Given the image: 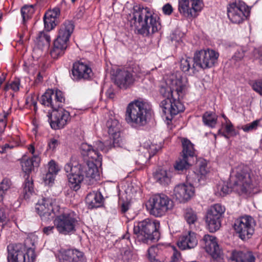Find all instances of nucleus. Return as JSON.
<instances>
[{"label":"nucleus","instance_id":"nucleus-1","mask_svg":"<svg viewBox=\"0 0 262 262\" xmlns=\"http://www.w3.org/2000/svg\"><path fill=\"white\" fill-rule=\"evenodd\" d=\"M235 174L230 179V187L224 182L216 185L215 190L216 196H224L231 191L232 188L240 195H250L259 191L251 176V171L247 166L243 164L238 165L235 168Z\"/></svg>","mask_w":262,"mask_h":262},{"label":"nucleus","instance_id":"nucleus-2","mask_svg":"<svg viewBox=\"0 0 262 262\" xmlns=\"http://www.w3.org/2000/svg\"><path fill=\"white\" fill-rule=\"evenodd\" d=\"M133 19L137 33L143 36L152 35L161 28L159 18L147 7H134Z\"/></svg>","mask_w":262,"mask_h":262},{"label":"nucleus","instance_id":"nucleus-3","mask_svg":"<svg viewBox=\"0 0 262 262\" xmlns=\"http://www.w3.org/2000/svg\"><path fill=\"white\" fill-rule=\"evenodd\" d=\"M159 228V222L147 219L134 226V233L139 241L144 243L157 241L160 238Z\"/></svg>","mask_w":262,"mask_h":262},{"label":"nucleus","instance_id":"nucleus-4","mask_svg":"<svg viewBox=\"0 0 262 262\" xmlns=\"http://www.w3.org/2000/svg\"><path fill=\"white\" fill-rule=\"evenodd\" d=\"M74 29V25L72 21L66 20L61 26L58 35L54 42V47L50 51L51 57L57 59L63 55L68 47V42Z\"/></svg>","mask_w":262,"mask_h":262},{"label":"nucleus","instance_id":"nucleus-5","mask_svg":"<svg viewBox=\"0 0 262 262\" xmlns=\"http://www.w3.org/2000/svg\"><path fill=\"white\" fill-rule=\"evenodd\" d=\"M149 110L146 104L142 101H135L130 103L126 110L125 120L129 124L143 126L147 123Z\"/></svg>","mask_w":262,"mask_h":262},{"label":"nucleus","instance_id":"nucleus-6","mask_svg":"<svg viewBox=\"0 0 262 262\" xmlns=\"http://www.w3.org/2000/svg\"><path fill=\"white\" fill-rule=\"evenodd\" d=\"M39 159L37 156H33L31 158H24L21 161V167L24 172L26 174L25 181L23 185V190L21 196L25 200H30L31 197L35 195L32 178L29 174L33 169L34 166H38Z\"/></svg>","mask_w":262,"mask_h":262},{"label":"nucleus","instance_id":"nucleus-7","mask_svg":"<svg viewBox=\"0 0 262 262\" xmlns=\"http://www.w3.org/2000/svg\"><path fill=\"white\" fill-rule=\"evenodd\" d=\"M78 221L74 212L63 213L54 220V225L58 232L62 235H71L75 232Z\"/></svg>","mask_w":262,"mask_h":262},{"label":"nucleus","instance_id":"nucleus-8","mask_svg":"<svg viewBox=\"0 0 262 262\" xmlns=\"http://www.w3.org/2000/svg\"><path fill=\"white\" fill-rule=\"evenodd\" d=\"M83 165L79 164L76 161V158L72 157L70 162L67 163L64 166V170L67 173L71 186L76 191L80 188V184L84 178Z\"/></svg>","mask_w":262,"mask_h":262},{"label":"nucleus","instance_id":"nucleus-9","mask_svg":"<svg viewBox=\"0 0 262 262\" xmlns=\"http://www.w3.org/2000/svg\"><path fill=\"white\" fill-rule=\"evenodd\" d=\"M256 225L255 220L250 216L246 215L236 219L234 224V229L239 237L246 240L251 237L254 232Z\"/></svg>","mask_w":262,"mask_h":262},{"label":"nucleus","instance_id":"nucleus-10","mask_svg":"<svg viewBox=\"0 0 262 262\" xmlns=\"http://www.w3.org/2000/svg\"><path fill=\"white\" fill-rule=\"evenodd\" d=\"M7 248L8 262H33L35 258L34 250L32 248H29L27 250V259L24 248L21 244L9 245Z\"/></svg>","mask_w":262,"mask_h":262},{"label":"nucleus","instance_id":"nucleus-11","mask_svg":"<svg viewBox=\"0 0 262 262\" xmlns=\"http://www.w3.org/2000/svg\"><path fill=\"white\" fill-rule=\"evenodd\" d=\"M225 210V206L219 203L211 206L208 210L206 222L210 232H214L219 229L221 226V219Z\"/></svg>","mask_w":262,"mask_h":262},{"label":"nucleus","instance_id":"nucleus-12","mask_svg":"<svg viewBox=\"0 0 262 262\" xmlns=\"http://www.w3.org/2000/svg\"><path fill=\"white\" fill-rule=\"evenodd\" d=\"M150 213L155 216H161L173 207V201L164 194L155 195L152 198Z\"/></svg>","mask_w":262,"mask_h":262},{"label":"nucleus","instance_id":"nucleus-13","mask_svg":"<svg viewBox=\"0 0 262 262\" xmlns=\"http://www.w3.org/2000/svg\"><path fill=\"white\" fill-rule=\"evenodd\" d=\"M250 13L249 8L244 2H235L229 5L227 14L229 19L233 23L239 24Z\"/></svg>","mask_w":262,"mask_h":262},{"label":"nucleus","instance_id":"nucleus-14","mask_svg":"<svg viewBox=\"0 0 262 262\" xmlns=\"http://www.w3.org/2000/svg\"><path fill=\"white\" fill-rule=\"evenodd\" d=\"M48 116L51 127L54 129L63 128L71 119L69 112L61 107L53 110L52 114Z\"/></svg>","mask_w":262,"mask_h":262},{"label":"nucleus","instance_id":"nucleus-15","mask_svg":"<svg viewBox=\"0 0 262 262\" xmlns=\"http://www.w3.org/2000/svg\"><path fill=\"white\" fill-rule=\"evenodd\" d=\"M64 101V98L61 91L57 90L55 93L53 90L47 91L41 97V103L46 106L50 107L53 110L61 107Z\"/></svg>","mask_w":262,"mask_h":262},{"label":"nucleus","instance_id":"nucleus-16","mask_svg":"<svg viewBox=\"0 0 262 262\" xmlns=\"http://www.w3.org/2000/svg\"><path fill=\"white\" fill-rule=\"evenodd\" d=\"M203 6L202 0H179V10L187 17L196 16V13L200 11Z\"/></svg>","mask_w":262,"mask_h":262},{"label":"nucleus","instance_id":"nucleus-17","mask_svg":"<svg viewBox=\"0 0 262 262\" xmlns=\"http://www.w3.org/2000/svg\"><path fill=\"white\" fill-rule=\"evenodd\" d=\"M176 98L174 95L170 99H165L160 103V106L164 114H169L171 116H175L179 113L183 112L184 106L180 101L181 97Z\"/></svg>","mask_w":262,"mask_h":262},{"label":"nucleus","instance_id":"nucleus-18","mask_svg":"<svg viewBox=\"0 0 262 262\" xmlns=\"http://www.w3.org/2000/svg\"><path fill=\"white\" fill-rule=\"evenodd\" d=\"M173 82L172 88L162 86L160 88V92L165 99H170L174 95H178L179 98L183 97L184 95L186 86L182 83V81L176 79Z\"/></svg>","mask_w":262,"mask_h":262},{"label":"nucleus","instance_id":"nucleus-19","mask_svg":"<svg viewBox=\"0 0 262 262\" xmlns=\"http://www.w3.org/2000/svg\"><path fill=\"white\" fill-rule=\"evenodd\" d=\"M194 193V188L190 184L184 183L176 186L173 189V197L180 203L185 202L190 200Z\"/></svg>","mask_w":262,"mask_h":262},{"label":"nucleus","instance_id":"nucleus-20","mask_svg":"<svg viewBox=\"0 0 262 262\" xmlns=\"http://www.w3.org/2000/svg\"><path fill=\"white\" fill-rule=\"evenodd\" d=\"M72 73L73 79L77 80L89 79L92 76L91 68L87 64L81 61L73 64Z\"/></svg>","mask_w":262,"mask_h":262},{"label":"nucleus","instance_id":"nucleus-21","mask_svg":"<svg viewBox=\"0 0 262 262\" xmlns=\"http://www.w3.org/2000/svg\"><path fill=\"white\" fill-rule=\"evenodd\" d=\"M135 80L134 75L130 72L120 70L117 73L115 82L120 89H127L134 84Z\"/></svg>","mask_w":262,"mask_h":262},{"label":"nucleus","instance_id":"nucleus-22","mask_svg":"<svg viewBox=\"0 0 262 262\" xmlns=\"http://www.w3.org/2000/svg\"><path fill=\"white\" fill-rule=\"evenodd\" d=\"M203 242L204 244V248L206 251L213 258L220 257L221 251L216 241V238L211 235H205Z\"/></svg>","mask_w":262,"mask_h":262},{"label":"nucleus","instance_id":"nucleus-23","mask_svg":"<svg viewBox=\"0 0 262 262\" xmlns=\"http://www.w3.org/2000/svg\"><path fill=\"white\" fill-rule=\"evenodd\" d=\"M35 209L41 219L44 220L50 219L53 212L50 201L45 198H42L36 204Z\"/></svg>","mask_w":262,"mask_h":262},{"label":"nucleus","instance_id":"nucleus-24","mask_svg":"<svg viewBox=\"0 0 262 262\" xmlns=\"http://www.w3.org/2000/svg\"><path fill=\"white\" fill-rule=\"evenodd\" d=\"M232 262H255V257L252 251L235 250L232 251L230 256Z\"/></svg>","mask_w":262,"mask_h":262},{"label":"nucleus","instance_id":"nucleus-25","mask_svg":"<svg viewBox=\"0 0 262 262\" xmlns=\"http://www.w3.org/2000/svg\"><path fill=\"white\" fill-rule=\"evenodd\" d=\"M198 244L196 234L189 232L187 235L180 237L177 243L178 246L182 250L194 248Z\"/></svg>","mask_w":262,"mask_h":262},{"label":"nucleus","instance_id":"nucleus-26","mask_svg":"<svg viewBox=\"0 0 262 262\" xmlns=\"http://www.w3.org/2000/svg\"><path fill=\"white\" fill-rule=\"evenodd\" d=\"M63 259L69 262H84L82 252L74 249H68L63 251L62 254Z\"/></svg>","mask_w":262,"mask_h":262},{"label":"nucleus","instance_id":"nucleus-27","mask_svg":"<svg viewBox=\"0 0 262 262\" xmlns=\"http://www.w3.org/2000/svg\"><path fill=\"white\" fill-rule=\"evenodd\" d=\"M103 196L99 192L89 193L85 198V202L90 209L97 208L101 205Z\"/></svg>","mask_w":262,"mask_h":262},{"label":"nucleus","instance_id":"nucleus-28","mask_svg":"<svg viewBox=\"0 0 262 262\" xmlns=\"http://www.w3.org/2000/svg\"><path fill=\"white\" fill-rule=\"evenodd\" d=\"M155 180L163 186L168 185L171 181V178L167 171L163 169H158L153 173Z\"/></svg>","mask_w":262,"mask_h":262},{"label":"nucleus","instance_id":"nucleus-29","mask_svg":"<svg viewBox=\"0 0 262 262\" xmlns=\"http://www.w3.org/2000/svg\"><path fill=\"white\" fill-rule=\"evenodd\" d=\"M219 53L213 50H205V62L203 63V66L205 69L210 68L214 66L217 62Z\"/></svg>","mask_w":262,"mask_h":262},{"label":"nucleus","instance_id":"nucleus-30","mask_svg":"<svg viewBox=\"0 0 262 262\" xmlns=\"http://www.w3.org/2000/svg\"><path fill=\"white\" fill-rule=\"evenodd\" d=\"M205 50L196 51L193 56V63L192 65L193 73L200 69H205L203 63L205 62Z\"/></svg>","mask_w":262,"mask_h":262},{"label":"nucleus","instance_id":"nucleus-31","mask_svg":"<svg viewBox=\"0 0 262 262\" xmlns=\"http://www.w3.org/2000/svg\"><path fill=\"white\" fill-rule=\"evenodd\" d=\"M80 152L83 157H88L93 160H97L99 157L98 151L86 143L81 144Z\"/></svg>","mask_w":262,"mask_h":262},{"label":"nucleus","instance_id":"nucleus-32","mask_svg":"<svg viewBox=\"0 0 262 262\" xmlns=\"http://www.w3.org/2000/svg\"><path fill=\"white\" fill-rule=\"evenodd\" d=\"M84 177L90 179H94L98 176V170L96 165L92 161H87L83 165Z\"/></svg>","mask_w":262,"mask_h":262},{"label":"nucleus","instance_id":"nucleus-33","mask_svg":"<svg viewBox=\"0 0 262 262\" xmlns=\"http://www.w3.org/2000/svg\"><path fill=\"white\" fill-rule=\"evenodd\" d=\"M182 155L190 159L193 158L194 156V149L191 142L187 139H183L182 140Z\"/></svg>","mask_w":262,"mask_h":262},{"label":"nucleus","instance_id":"nucleus-34","mask_svg":"<svg viewBox=\"0 0 262 262\" xmlns=\"http://www.w3.org/2000/svg\"><path fill=\"white\" fill-rule=\"evenodd\" d=\"M202 118L203 121L206 125L212 128L215 127L217 121V116L214 113L206 112L204 114Z\"/></svg>","mask_w":262,"mask_h":262},{"label":"nucleus","instance_id":"nucleus-35","mask_svg":"<svg viewBox=\"0 0 262 262\" xmlns=\"http://www.w3.org/2000/svg\"><path fill=\"white\" fill-rule=\"evenodd\" d=\"M51 41L50 36L43 31L40 32L36 37V42L39 47H48Z\"/></svg>","mask_w":262,"mask_h":262},{"label":"nucleus","instance_id":"nucleus-36","mask_svg":"<svg viewBox=\"0 0 262 262\" xmlns=\"http://www.w3.org/2000/svg\"><path fill=\"white\" fill-rule=\"evenodd\" d=\"M190 159L182 155V157L176 161L174 167L178 170L187 169L190 166Z\"/></svg>","mask_w":262,"mask_h":262},{"label":"nucleus","instance_id":"nucleus-37","mask_svg":"<svg viewBox=\"0 0 262 262\" xmlns=\"http://www.w3.org/2000/svg\"><path fill=\"white\" fill-rule=\"evenodd\" d=\"M106 126L108 128V133L110 135L120 133V125L118 120L110 119L107 121Z\"/></svg>","mask_w":262,"mask_h":262},{"label":"nucleus","instance_id":"nucleus-38","mask_svg":"<svg viewBox=\"0 0 262 262\" xmlns=\"http://www.w3.org/2000/svg\"><path fill=\"white\" fill-rule=\"evenodd\" d=\"M35 10L33 5H25L22 7L21 9V14L23 17V20L24 24L30 19L33 13H34Z\"/></svg>","mask_w":262,"mask_h":262},{"label":"nucleus","instance_id":"nucleus-39","mask_svg":"<svg viewBox=\"0 0 262 262\" xmlns=\"http://www.w3.org/2000/svg\"><path fill=\"white\" fill-rule=\"evenodd\" d=\"M11 182L10 179L5 178L0 183V202L3 201L6 191L10 188Z\"/></svg>","mask_w":262,"mask_h":262},{"label":"nucleus","instance_id":"nucleus-40","mask_svg":"<svg viewBox=\"0 0 262 262\" xmlns=\"http://www.w3.org/2000/svg\"><path fill=\"white\" fill-rule=\"evenodd\" d=\"M185 219L188 224L190 226L194 224L198 219L196 213L191 209H188L186 210Z\"/></svg>","mask_w":262,"mask_h":262},{"label":"nucleus","instance_id":"nucleus-41","mask_svg":"<svg viewBox=\"0 0 262 262\" xmlns=\"http://www.w3.org/2000/svg\"><path fill=\"white\" fill-rule=\"evenodd\" d=\"M193 62V59L190 57L182 58L180 60V68L184 72H188L190 69L192 70L191 63Z\"/></svg>","mask_w":262,"mask_h":262},{"label":"nucleus","instance_id":"nucleus-42","mask_svg":"<svg viewBox=\"0 0 262 262\" xmlns=\"http://www.w3.org/2000/svg\"><path fill=\"white\" fill-rule=\"evenodd\" d=\"M43 21L45 25V29L47 31H50L52 30L56 26L57 21L49 18L47 15H44Z\"/></svg>","mask_w":262,"mask_h":262},{"label":"nucleus","instance_id":"nucleus-43","mask_svg":"<svg viewBox=\"0 0 262 262\" xmlns=\"http://www.w3.org/2000/svg\"><path fill=\"white\" fill-rule=\"evenodd\" d=\"M111 136L113 139V144L114 147H122L124 145V140L121 136L120 132Z\"/></svg>","mask_w":262,"mask_h":262},{"label":"nucleus","instance_id":"nucleus-44","mask_svg":"<svg viewBox=\"0 0 262 262\" xmlns=\"http://www.w3.org/2000/svg\"><path fill=\"white\" fill-rule=\"evenodd\" d=\"M260 121V120H254L251 123L243 125L241 128L245 132L253 131L259 125Z\"/></svg>","mask_w":262,"mask_h":262},{"label":"nucleus","instance_id":"nucleus-45","mask_svg":"<svg viewBox=\"0 0 262 262\" xmlns=\"http://www.w3.org/2000/svg\"><path fill=\"white\" fill-rule=\"evenodd\" d=\"M20 80L19 79H15L11 83L7 84L4 88L5 91L12 90L14 92H17L19 90Z\"/></svg>","mask_w":262,"mask_h":262},{"label":"nucleus","instance_id":"nucleus-46","mask_svg":"<svg viewBox=\"0 0 262 262\" xmlns=\"http://www.w3.org/2000/svg\"><path fill=\"white\" fill-rule=\"evenodd\" d=\"M250 84L254 91L262 95V81L255 80L251 81Z\"/></svg>","mask_w":262,"mask_h":262},{"label":"nucleus","instance_id":"nucleus-47","mask_svg":"<svg viewBox=\"0 0 262 262\" xmlns=\"http://www.w3.org/2000/svg\"><path fill=\"white\" fill-rule=\"evenodd\" d=\"M60 14V9L58 8H55L53 10L48 11L45 14L47 16L57 21V18Z\"/></svg>","mask_w":262,"mask_h":262},{"label":"nucleus","instance_id":"nucleus-48","mask_svg":"<svg viewBox=\"0 0 262 262\" xmlns=\"http://www.w3.org/2000/svg\"><path fill=\"white\" fill-rule=\"evenodd\" d=\"M59 170V167L55 161L52 160L49 162L48 171L47 172L52 173L56 176Z\"/></svg>","mask_w":262,"mask_h":262},{"label":"nucleus","instance_id":"nucleus-49","mask_svg":"<svg viewBox=\"0 0 262 262\" xmlns=\"http://www.w3.org/2000/svg\"><path fill=\"white\" fill-rule=\"evenodd\" d=\"M247 51V49L245 48H241L238 49L235 53L233 58L236 61H239L243 59L245 56V53Z\"/></svg>","mask_w":262,"mask_h":262},{"label":"nucleus","instance_id":"nucleus-50","mask_svg":"<svg viewBox=\"0 0 262 262\" xmlns=\"http://www.w3.org/2000/svg\"><path fill=\"white\" fill-rule=\"evenodd\" d=\"M55 175L47 172L43 177V180L46 185H52L54 183Z\"/></svg>","mask_w":262,"mask_h":262},{"label":"nucleus","instance_id":"nucleus-51","mask_svg":"<svg viewBox=\"0 0 262 262\" xmlns=\"http://www.w3.org/2000/svg\"><path fill=\"white\" fill-rule=\"evenodd\" d=\"M7 117V114H5L3 115H0V133H3L6 127Z\"/></svg>","mask_w":262,"mask_h":262},{"label":"nucleus","instance_id":"nucleus-52","mask_svg":"<svg viewBox=\"0 0 262 262\" xmlns=\"http://www.w3.org/2000/svg\"><path fill=\"white\" fill-rule=\"evenodd\" d=\"M134 75V77H140L141 75H144V72L142 71L141 68L138 65L135 66L133 68L132 72H131Z\"/></svg>","mask_w":262,"mask_h":262},{"label":"nucleus","instance_id":"nucleus-53","mask_svg":"<svg viewBox=\"0 0 262 262\" xmlns=\"http://www.w3.org/2000/svg\"><path fill=\"white\" fill-rule=\"evenodd\" d=\"M206 166L207 164L205 161H202L199 163V170L202 175H205L207 173V170L206 169Z\"/></svg>","mask_w":262,"mask_h":262},{"label":"nucleus","instance_id":"nucleus-54","mask_svg":"<svg viewBox=\"0 0 262 262\" xmlns=\"http://www.w3.org/2000/svg\"><path fill=\"white\" fill-rule=\"evenodd\" d=\"M162 10L164 14L166 15H170L172 13L173 9L170 4H166L163 7Z\"/></svg>","mask_w":262,"mask_h":262},{"label":"nucleus","instance_id":"nucleus-55","mask_svg":"<svg viewBox=\"0 0 262 262\" xmlns=\"http://www.w3.org/2000/svg\"><path fill=\"white\" fill-rule=\"evenodd\" d=\"M58 141L54 138L51 139L48 142V147L53 150L58 145Z\"/></svg>","mask_w":262,"mask_h":262},{"label":"nucleus","instance_id":"nucleus-56","mask_svg":"<svg viewBox=\"0 0 262 262\" xmlns=\"http://www.w3.org/2000/svg\"><path fill=\"white\" fill-rule=\"evenodd\" d=\"M55 230L54 226H48L45 227L42 229V232L44 234L47 235H50L54 233V231Z\"/></svg>","mask_w":262,"mask_h":262},{"label":"nucleus","instance_id":"nucleus-57","mask_svg":"<svg viewBox=\"0 0 262 262\" xmlns=\"http://www.w3.org/2000/svg\"><path fill=\"white\" fill-rule=\"evenodd\" d=\"M7 214L5 209L3 207H0V222H3L7 219Z\"/></svg>","mask_w":262,"mask_h":262},{"label":"nucleus","instance_id":"nucleus-58","mask_svg":"<svg viewBox=\"0 0 262 262\" xmlns=\"http://www.w3.org/2000/svg\"><path fill=\"white\" fill-rule=\"evenodd\" d=\"M96 145H97V151L98 149H99L101 151H104V152H106L107 151V149H106L104 144L102 142H101V141L97 142Z\"/></svg>","mask_w":262,"mask_h":262},{"label":"nucleus","instance_id":"nucleus-59","mask_svg":"<svg viewBox=\"0 0 262 262\" xmlns=\"http://www.w3.org/2000/svg\"><path fill=\"white\" fill-rule=\"evenodd\" d=\"M132 252H130V251H129V250H125L124 252V254L123 255V258L124 259L128 260V259H129L130 258H132Z\"/></svg>","mask_w":262,"mask_h":262},{"label":"nucleus","instance_id":"nucleus-60","mask_svg":"<svg viewBox=\"0 0 262 262\" xmlns=\"http://www.w3.org/2000/svg\"><path fill=\"white\" fill-rule=\"evenodd\" d=\"M225 129L227 133H230L233 130V125L231 123H228L226 125Z\"/></svg>","mask_w":262,"mask_h":262},{"label":"nucleus","instance_id":"nucleus-61","mask_svg":"<svg viewBox=\"0 0 262 262\" xmlns=\"http://www.w3.org/2000/svg\"><path fill=\"white\" fill-rule=\"evenodd\" d=\"M106 95L108 98L113 99L114 97L115 94L113 91L111 89H110L106 92Z\"/></svg>","mask_w":262,"mask_h":262},{"label":"nucleus","instance_id":"nucleus-62","mask_svg":"<svg viewBox=\"0 0 262 262\" xmlns=\"http://www.w3.org/2000/svg\"><path fill=\"white\" fill-rule=\"evenodd\" d=\"M152 250V249H150L148 250V257H149V260L151 262H160V261H159V260L157 259L154 257H152L150 255V252Z\"/></svg>","mask_w":262,"mask_h":262},{"label":"nucleus","instance_id":"nucleus-63","mask_svg":"<svg viewBox=\"0 0 262 262\" xmlns=\"http://www.w3.org/2000/svg\"><path fill=\"white\" fill-rule=\"evenodd\" d=\"M180 256V254L178 253L177 252H174L171 258H172V262L175 261L176 260H177Z\"/></svg>","mask_w":262,"mask_h":262},{"label":"nucleus","instance_id":"nucleus-64","mask_svg":"<svg viewBox=\"0 0 262 262\" xmlns=\"http://www.w3.org/2000/svg\"><path fill=\"white\" fill-rule=\"evenodd\" d=\"M121 211L123 213L125 212L128 210V205L126 204L123 203L121 206Z\"/></svg>","mask_w":262,"mask_h":262}]
</instances>
